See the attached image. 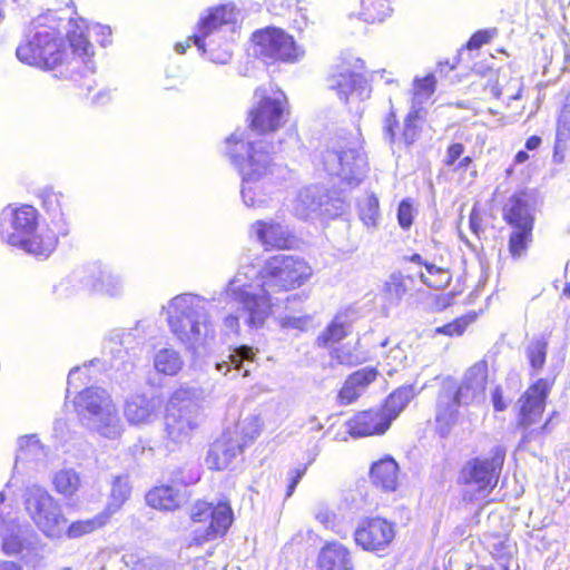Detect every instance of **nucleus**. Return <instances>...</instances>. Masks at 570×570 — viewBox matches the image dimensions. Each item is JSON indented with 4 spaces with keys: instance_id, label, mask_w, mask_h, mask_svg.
<instances>
[{
    "instance_id": "obj_47",
    "label": "nucleus",
    "mask_w": 570,
    "mask_h": 570,
    "mask_svg": "<svg viewBox=\"0 0 570 570\" xmlns=\"http://www.w3.org/2000/svg\"><path fill=\"white\" fill-rule=\"evenodd\" d=\"M358 217L367 228H375L380 220V205L375 195H366L358 200Z\"/></svg>"
},
{
    "instance_id": "obj_17",
    "label": "nucleus",
    "mask_w": 570,
    "mask_h": 570,
    "mask_svg": "<svg viewBox=\"0 0 570 570\" xmlns=\"http://www.w3.org/2000/svg\"><path fill=\"white\" fill-rule=\"evenodd\" d=\"M145 333L137 324L136 327L130 330H114L106 338L104 350L112 356L111 367L118 368V363L124 364V368H132L134 363L126 357L130 350L144 344Z\"/></svg>"
},
{
    "instance_id": "obj_51",
    "label": "nucleus",
    "mask_w": 570,
    "mask_h": 570,
    "mask_svg": "<svg viewBox=\"0 0 570 570\" xmlns=\"http://www.w3.org/2000/svg\"><path fill=\"white\" fill-rule=\"evenodd\" d=\"M570 140V115H560L557 119L554 155L557 157L560 151L567 149L568 141Z\"/></svg>"
},
{
    "instance_id": "obj_53",
    "label": "nucleus",
    "mask_w": 570,
    "mask_h": 570,
    "mask_svg": "<svg viewBox=\"0 0 570 570\" xmlns=\"http://www.w3.org/2000/svg\"><path fill=\"white\" fill-rule=\"evenodd\" d=\"M80 27L83 31V36L87 38L85 31H88L90 36H94L96 38V41H98L102 47L108 46L111 40V30L108 26H102L99 23L92 24V26H85V22L81 21V23L75 22L71 30H76L78 33L80 32Z\"/></svg>"
},
{
    "instance_id": "obj_29",
    "label": "nucleus",
    "mask_w": 570,
    "mask_h": 570,
    "mask_svg": "<svg viewBox=\"0 0 570 570\" xmlns=\"http://www.w3.org/2000/svg\"><path fill=\"white\" fill-rule=\"evenodd\" d=\"M377 371L373 367H363L352 373L340 390L338 400L341 404H351L356 401L375 381Z\"/></svg>"
},
{
    "instance_id": "obj_62",
    "label": "nucleus",
    "mask_w": 570,
    "mask_h": 570,
    "mask_svg": "<svg viewBox=\"0 0 570 570\" xmlns=\"http://www.w3.org/2000/svg\"><path fill=\"white\" fill-rule=\"evenodd\" d=\"M303 474H304V470H299V469H295L289 472L291 481L287 485L286 498H289L294 493L295 488L299 483Z\"/></svg>"
},
{
    "instance_id": "obj_46",
    "label": "nucleus",
    "mask_w": 570,
    "mask_h": 570,
    "mask_svg": "<svg viewBox=\"0 0 570 570\" xmlns=\"http://www.w3.org/2000/svg\"><path fill=\"white\" fill-rule=\"evenodd\" d=\"M52 483L58 493L70 498L80 488V476L72 469H62L55 473Z\"/></svg>"
},
{
    "instance_id": "obj_19",
    "label": "nucleus",
    "mask_w": 570,
    "mask_h": 570,
    "mask_svg": "<svg viewBox=\"0 0 570 570\" xmlns=\"http://www.w3.org/2000/svg\"><path fill=\"white\" fill-rule=\"evenodd\" d=\"M328 88L336 91L338 98L344 102L363 101L371 96V87L363 73L351 71L344 67L338 72L331 75Z\"/></svg>"
},
{
    "instance_id": "obj_56",
    "label": "nucleus",
    "mask_w": 570,
    "mask_h": 570,
    "mask_svg": "<svg viewBox=\"0 0 570 570\" xmlns=\"http://www.w3.org/2000/svg\"><path fill=\"white\" fill-rule=\"evenodd\" d=\"M397 222L403 229H409L413 223V207L409 199H403L397 208Z\"/></svg>"
},
{
    "instance_id": "obj_31",
    "label": "nucleus",
    "mask_w": 570,
    "mask_h": 570,
    "mask_svg": "<svg viewBox=\"0 0 570 570\" xmlns=\"http://www.w3.org/2000/svg\"><path fill=\"white\" fill-rule=\"evenodd\" d=\"M29 527L20 525L14 519L0 527L2 551L8 556L20 553L28 541Z\"/></svg>"
},
{
    "instance_id": "obj_44",
    "label": "nucleus",
    "mask_w": 570,
    "mask_h": 570,
    "mask_svg": "<svg viewBox=\"0 0 570 570\" xmlns=\"http://www.w3.org/2000/svg\"><path fill=\"white\" fill-rule=\"evenodd\" d=\"M533 228L512 229L509 236L508 249L513 259L525 257L533 240Z\"/></svg>"
},
{
    "instance_id": "obj_63",
    "label": "nucleus",
    "mask_w": 570,
    "mask_h": 570,
    "mask_svg": "<svg viewBox=\"0 0 570 570\" xmlns=\"http://www.w3.org/2000/svg\"><path fill=\"white\" fill-rule=\"evenodd\" d=\"M492 404L495 411L501 412L507 409V403L503 401V394L501 387H495L491 394Z\"/></svg>"
},
{
    "instance_id": "obj_34",
    "label": "nucleus",
    "mask_w": 570,
    "mask_h": 570,
    "mask_svg": "<svg viewBox=\"0 0 570 570\" xmlns=\"http://www.w3.org/2000/svg\"><path fill=\"white\" fill-rule=\"evenodd\" d=\"M184 364L180 352L170 346L157 350L153 356L154 370L161 375L175 376L183 370Z\"/></svg>"
},
{
    "instance_id": "obj_57",
    "label": "nucleus",
    "mask_w": 570,
    "mask_h": 570,
    "mask_svg": "<svg viewBox=\"0 0 570 570\" xmlns=\"http://www.w3.org/2000/svg\"><path fill=\"white\" fill-rule=\"evenodd\" d=\"M399 127V122L395 116L393 108L391 107L390 112L385 116L383 120V135L384 139L390 144H394L396 141L395 129Z\"/></svg>"
},
{
    "instance_id": "obj_12",
    "label": "nucleus",
    "mask_w": 570,
    "mask_h": 570,
    "mask_svg": "<svg viewBox=\"0 0 570 570\" xmlns=\"http://www.w3.org/2000/svg\"><path fill=\"white\" fill-rule=\"evenodd\" d=\"M238 12L234 4H220L207 10L202 16L196 31L191 36L193 43L203 53H208L210 60L217 63L229 61L232 53L228 46L222 52L215 53V37L223 32L225 27L234 26L237 21Z\"/></svg>"
},
{
    "instance_id": "obj_25",
    "label": "nucleus",
    "mask_w": 570,
    "mask_h": 570,
    "mask_svg": "<svg viewBox=\"0 0 570 570\" xmlns=\"http://www.w3.org/2000/svg\"><path fill=\"white\" fill-rule=\"evenodd\" d=\"M245 443L225 430L210 445L205 462L208 469L222 471L229 466L244 450Z\"/></svg>"
},
{
    "instance_id": "obj_1",
    "label": "nucleus",
    "mask_w": 570,
    "mask_h": 570,
    "mask_svg": "<svg viewBox=\"0 0 570 570\" xmlns=\"http://www.w3.org/2000/svg\"><path fill=\"white\" fill-rule=\"evenodd\" d=\"M78 28L79 33L71 29L67 32L72 48L69 57L60 20L52 12L40 14L30 22L24 41L16 50L17 58L23 63L51 70L56 78L71 80L89 94L96 85L92 78L94 47Z\"/></svg>"
},
{
    "instance_id": "obj_36",
    "label": "nucleus",
    "mask_w": 570,
    "mask_h": 570,
    "mask_svg": "<svg viewBox=\"0 0 570 570\" xmlns=\"http://www.w3.org/2000/svg\"><path fill=\"white\" fill-rule=\"evenodd\" d=\"M414 389L412 385H404L392 392L385 400L381 411L389 419L390 424L400 415L414 397Z\"/></svg>"
},
{
    "instance_id": "obj_58",
    "label": "nucleus",
    "mask_w": 570,
    "mask_h": 570,
    "mask_svg": "<svg viewBox=\"0 0 570 570\" xmlns=\"http://www.w3.org/2000/svg\"><path fill=\"white\" fill-rule=\"evenodd\" d=\"M468 324L469 321L464 317H461L449 324L438 327L436 332L449 336H459L465 331Z\"/></svg>"
},
{
    "instance_id": "obj_22",
    "label": "nucleus",
    "mask_w": 570,
    "mask_h": 570,
    "mask_svg": "<svg viewBox=\"0 0 570 570\" xmlns=\"http://www.w3.org/2000/svg\"><path fill=\"white\" fill-rule=\"evenodd\" d=\"M503 219L512 229L533 228L535 197L529 191L513 194L503 207Z\"/></svg>"
},
{
    "instance_id": "obj_27",
    "label": "nucleus",
    "mask_w": 570,
    "mask_h": 570,
    "mask_svg": "<svg viewBox=\"0 0 570 570\" xmlns=\"http://www.w3.org/2000/svg\"><path fill=\"white\" fill-rule=\"evenodd\" d=\"M464 406L456 401L453 389L444 386L438 396L436 424L441 434H446L459 419V407Z\"/></svg>"
},
{
    "instance_id": "obj_24",
    "label": "nucleus",
    "mask_w": 570,
    "mask_h": 570,
    "mask_svg": "<svg viewBox=\"0 0 570 570\" xmlns=\"http://www.w3.org/2000/svg\"><path fill=\"white\" fill-rule=\"evenodd\" d=\"M249 232L266 250L289 248L293 242L288 226L274 219L256 220Z\"/></svg>"
},
{
    "instance_id": "obj_7",
    "label": "nucleus",
    "mask_w": 570,
    "mask_h": 570,
    "mask_svg": "<svg viewBox=\"0 0 570 570\" xmlns=\"http://www.w3.org/2000/svg\"><path fill=\"white\" fill-rule=\"evenodd\" d=\"M75 407L83 423L107 439H117L124 426L110 394L101 387L90 386L75 399Z\"/></svg>"
},
{
    "instance_id": "obj_33",
    "label": "nucleus",
    "mask_w": 570,
    "mask_h": 570,
    "mask_svg": "<svg viewBox=\"0 0 570 570\" xmlns=\"http://www.w3.org/2000/svg\"><path fill=\"white\" fill-rule=\"evenodd\" d=\"M353 323L352 313L347 309L338 312L327 327L318 335V346H326L343 340L351 331Z\"/></svg>"
},
{
    "instance_id": "obj_64",
    "label": "nucleus",
    "mask_w": 570,
    "mask_h": 570,
    "mask_svg": "<svg viewBox=\"0 0 570 570\" xmlns=\"http://www.w3.org/2000/svg\"><path fill=\"white\" fill-rule=\"evenodd\" d=\"M481 216L480 214L478 213V210L475 208H473L470 213V217H469V223H470V228L471 230L475 234V235H480L481 232H483L482 227H481Z\"/></svg>"
},
{
    "instance_id": "obj_54",
    "label": "nucleus",
    "mask_w": 570,
    "mask_h": 570,
    "mask_svg": "<svg viewBox=\"0 0 570 570\" xmlns=\"http://www.w3.org/2000/svg\"><path fill=\"white\" fill-rule=\"evenodd\" d=\"M333 358H335L340 364L344 365H356L366 361V356L363 354H358L353 352L347 346H342L336 348L333 354Z\"/></svg>"
},
{
    "instance_id": "obj_41",
    "label": "nucleus",
    "mask_w": 570,
    "mask_h": 570,
    "mask_svg": "<svg viewBox=\"0 0 570 570\" xmlns=\"http://www.w3.org/2000/svg\"><path fill=\"white\" fill-rule=\"evenodd\" d=\"M47 453L39 439L35 435H24L18 440V451L16 455V464L19 461H40L46 458Z\"/></svg>"
},
{
    "instance_id": "obj_35",
    "label": "nucleus",
    "mask_w": 570,
    "mask_h": 570,
    "mask_svg": "<svg viewBox=\"0 0 570 570\" xmlns=\"http://www.w3.org/2000/svg\"><path fill=\"white\" fill-rule=\"evenodd\" d=\"M483 543L503 570H509V562L515 551L514 543L507 535L500 533L485 534Z\"/></svg>"
},
{
    "instance_id": "obj_6",
    "label": "nucleus",
    "mask_w": 570,
    "mask_h": 570,
    "mask_svg": "<svg viewBox=\"0 0 570 570\" xmlns=\"http://www.w3.org/2000/svg\"><path fill=\"white\" fill-rule=\"evenodd\" d=\"M553 384V377H540L518 399L517 430L521 432L520 449L525 448L533 441H542L551 433L556 412L543 423H541V420Z\"/></svg>"
},
{
    "instance_id": "obj_2",
    "label": "nucleus",
    "mask_w": 570,
    "mask_h": 570,
    "mask_svg": "<svg viewBox=\"0 0 570 570\" xmlns=\"http://www.w3.org/2000/svg\"><path fill=\"white\" fill-rule=\"evenodd\" d=\"M312 274L305 259L278 254L269 257L257 272L253 266L242 267L228 282L224 294L242 305L239 312L249 328H259L278 303L273 294L301 287Z\"/></svg>"
},
{
    "instance_id": "obj_37",
    "label": "nucleus",
    "mask_w": 570,
    "mask_h": 570,
    "mask_svg": "<svg viewBox=\"0 0 570 570\" xmlns=\"http://www.w3.org/2000/svg\"><path fill=\"white\" fill-rule=\"evenodd\" d=\"M254 361L255 353L253 348L247 345H240L230 352L228 361L216 363V370L226 375L230 367H234L235 370L244 368V376H247Z\"/></svg>"
},
{
    "instance_id": "obj_11",
    "label": "nucleus",
    "mask_w": 570,
    "mask_h": 570,
    "mask_svg": "<svg viewBox=\"0 0 570 570\" xmlns=\"http://www.w3.org/2000/svg\"><path fill=\"white\" fill-rule=\"evenodd\" d=\"M56 291L66 296L87 291L116 297L124 293V279L109 266L92 263L75 271L56 287Z\"/></svg>"
},
{
    "instance_id": "obj_23",
    "label": "nucleus",
    "mask_w": 570,
    "mask_h": 570,
    "mask_svg": "<svg viewBox=\"0 0 570 570\" xmlns=\"http://www.w3.org/2000/svg\"><path fill=\"white\" fill-rule=\"evenodd\" d=\"M487 379L485 363H476L468 370L460 386H446L453 389V394L459 403L468 406L480 403L484 399Z\"/></svg>"
},
{
    "instance_id": "obj_20",
    "label": "nucleus",
    "mask_w": 570,
    "mask_h": 570,
    "mask_svg": "<svg viewBox=\"0 0 570 570\" xmlns=\"http://www.w3.org/2000/svg\"><path fill=\"white\" fill-rule=\"evenodd\" d=\"M41 205L47 213L51 230L56 236H67L70 232V208L68 197L52 187L39 191Z\"/></svg>"
},
{
    "instance_id": "obj_48",
    "label": "nucleus",
    "mask_w": 570,
    "mask_h": 570,
    "mask_svg": "<svg viewBox=\"0 0 570 570\" xmlns=\"http://www.w3.org/2000/svg\"><path fill=\"white\" fill-rule=\"evenodd\" d=\"M426 273L421 272L419 277L422 283L434 289H442L451 282V274L448 269L431 263H424Z\"/></svg>"
},
{
    "instance_id": "obj_59",
    "label": "nucleus",
    "mask_w": 570,
    "mask_h": 570,
    "mask_svg": "<svg viewBox=\"0 0 570 570\" xmlns=\"http://www.w3.org/2000/svg\"><path fill=\"white\" fill-rule=\"evenodd\" d=\"M497 30H479L476 31L468 41V48L470 50L479 49L483 45L490 42V40L495 36Z\"/></svg>"
},
{
    "instance_id": "obj_61",
    "label": "nucleus",
    "mask_w": 570,
    "mask_h": 570,
    "mask_svg": "<svg viewBox=\"0 0 570 570\" xmlns=\"http://www.w3.org/2000/svg\"><path fill=\"white\" fill-rule=\"evenodd\" d=\"M464 146L460 142L452 144L446 151V165H453L463 154Z\"/></svg>"
},
{
    "instance_id": "obj_39",
    "label": "nucleus",
    "mask_w": 570,
    "mask_h": 570,
    "mask_svg": "<svg viewBox=\"0 0 570 570\" xmlns=\"http://www.w3.org/2000/svg\"><path fill=\"white\" fill-rule=\"evenodd\" d=\"M148 505L159 510H174L180 503L178 492L168 485L156 487L146 494Z\"/></svg>"
},
{
    "instance_id": "obj_45",
    "label": "nucleus",
    "mask_w": 570,
    "mask_h": 570,
    "mask_svg": "<svg viewBox=\"0 0 570 570\" xmlns=\"http://www.w3.org/2000/svg\"><path fill=\"white\" fill-rule=\"evenodd\" d=\"M130 492L128 478L125 475L116 476L111 484L110 502L104 512H108L110 518L128 500Z\"/></svg>"
},
{
    "instance_id": "obj_3",
    "label": "nucleus",
    "mask_w": 570,
    "mask_h": 570,
    "mask_svg": "<svg viewBox=\"0 0 570 570\" xmlns=\"http://www.w3.org/2000/svg\"><path fill=\"white\" fill-rule=\"evenodd\" d=\"M210 301L194 293H183L163 307L170 333L194 354L206 351L216 338L209 313Z\"/></svg>"
},
{
    "instance_id": "obj_43",
    "label": "nucleus",
    "mask_w": 570,
    "mask_h": 570,
    "mask_svg": "<svg viewBox=\"0 0 570 570\" xmlns=\"http://www.w3.org/2000/svg\"><path fill=\"white\" fill-rule=\"evenodd\" d=\"M236 439L244 441L245 446L253 442L261 433L262 423L258 416L248 415L234 428L226 429Z\"/></svg>"
},
{
    "instance_id": "obj_30",
    "label": "nucleus",
    "mask_w": 570,
    "mask_h": 570,
    "mask_svg": "<svg viewBox=\"0 0 570 570\" xmlns=\"http://www.w3.org/2000/svg\"><path fill=\"white\" fill-rule=\"evenodd\" d=\"M317 568L318 570H352L350 551L338 542L325 544L318 553Z\"/></svg>"
},
{
    "instance_id": "obj_21",
    "label": "nucleus",
    "mask_w": 570,
    "mask_h": 570,
    "mask_svg": "<svg viewBox=\"0 0 570 570\" xmlns=\"http://www.w3.org/2000/svg\"><path fill=\"white\" fill-rule=\"evenodd\" d=\"M163 406L161 395L134 394L125 402L124 415L131 425H147L159 417Z\"/></svg>"
},
{
    "instance_id": "obj_16",
    "label": "nucleus",
    "mask_w": 570,
    "mask_h": 570,
    "mask_svg": "<svg viewBox=\"0 0 570 570\" xmlns=\"http://www.w3.org/2000/svg\"><path fill=\"white\" fill-rule=\"evenodd\" d=\"M254 42L256 55L266 63L275 61L294 63L304 55V50L295 43L293 37L277 28L256 31Z\"/></svg>"
},
{
    "instance_id": "obj_32",
    "label": "nucleus",
    "mask_w": 570,
    "mask_h": 570,
    "mask_svg": "<svg viewBox=\"0 0 570 570\" xmlns=\"http://www.w3.org/2000/svg\"><path fill=\"white\" fill-rule=\"evenodd\" d=\"M372 482L386 492L395 491L397 487L399 465L393 458H384L371 468Z\"/></svg>"
},
{
    "instance_id": "obj_9",
    "label": "nucleus",
    "mask_w": 570,
    "mask_h": 570,
    "mask_svg": "<svg viewBox=\"0 0 570 570\" xmlns=\"http://www.w3.org/2000/svg\"><path fill=\"white\" fill-rule=\"evenodd\" d=\"M324 170L337 177L347 187L357 186L366 173V159L355 144L345 138L334 139L321 154Z\"/></svg>"
},
{
    "instance_id": "obj_49",
    "label": "nucleus",
    "mask_w": 570,
    "mask_h": 570,
    "mask_svg": "<svg viewBox=\"0 0 570 570\" xmlns=\"http://www.w3.org/2000/svg\"><path fill=\"white\" fill-rule=\"evenodd\" d=\"M435 90V78L433 75H428L422 79H415L413 86L412 109H421L423 111V104H425Z\"/></svg>"
},
{
    "instance_id": "obj_42",
    "label": "nucleus",
    "mask_w": 570,
    "mask_h": 570,
    "mask_svg": "<svg viewBox=\"0 0 570 570\" xmlns=\"http://www.w3.org/2000/svg\"><path fill=\"white\" fill-rule=\"evenodd\" d=\"M391 11L390 0H361L360 17L365 22H381Z\"/></svg>"
},
{
    "instance_id": "obj_28",
    "label": "nucleus",
    "mask_w": 570,
    "mask_h": 570,
    "mask_svg": "<svg viewBox=\"0 0 570 570\" xmlns=\"http://www.w3.org/2000/svg\"><path fill=\"white\" fill-rule=\"evenodd\" d=\"M327 202L324 189L317 185L303 188L294 200V214L302 218L308 219L318 215L323 205Z\"/></svg>"
},
{
    "instance_id": "obj_52",
    "label": "nucleus",
    "mask_w": 570,
    "mask_h": 570,
    "mask_svg": "<svg viewBox=\"0 0 570 570\" xmlns=\"http://www.w3.org/2000/svg\"><path fill=\"white\" fill-rule=\"evenodd\" d=\"M422 118L421 109H412L404 119V127L400 140L405 145H412L419 137V127L416 121Z\"/></svg>"
},
{
    "instance_id": "obj_4",
    "label": "nucleus",
    "mask_w": 570,
    "mask_h": 570,
    "mask_svg": "<svg viewBox=\"0 0 570 570\" xmlns=\"http://www.w3.org/2000/svg\"><path fill=\"white\" fill-rule=\"evenodd\" d=\"M227 155L242 176L240 195L246 207H265L268 203L266 180L272 173L273 160L264 140L246 141L232 134L226 139Z\"/></svg>"
},
{
    "instance_id": "obj_18",
    "label": "nucleus",
    "mask_w": 570,
    "mask_h": 570,
    "mask_svg": "<svg viewBox=\"0 0 570 570\" xmlns=\"http://www.w3.org/2000/svg\"><path fill=\"white\" fill-rule=\"evenodd\" d=\"M392 523L382 518H367L360 522L354 539L366 551L384 550L394 539Z\"/></svg>"
},
{
    "instance_id": "obj_15",
    "label": "nucleus",
    "mask_w": 570,
    "mask_h": 570,
    "mask_svg": "<svg viewBox=\"0 0 570 570\" xmlns=\"http://www.w3.org/2000/svg\"><path fill=\"white\" fill-rule=\"evenodd\" d=\"M505 452L503 446L497 445L490 450L489 456L468 461L461 471V480L474 485L480 497H487L498 484Z\"/></svg>"
},
{
    "instance_id": "obj_60",
    "label": "nucleus",
    "mask_w": 570,
    "mask_h": 570,
    "mask_svg": "<svg viewBox=\"0 0 570 570\" xmlns=\"http://www.w3.org/2000/svg\"><path fill=\"white\" fill-rule=\"evenodd\" d=\"M239 318L237 314H228L224 317L222 323V334L225 336L236 335L239 332Z\"/></svg>"
},
{
    "instance_id": "obj_26",
    "label": "nucleus",
    "mask_w": 570,
    "mask_h": 570,
    "mask_svg": "<svg viewBox=\"0 0 570 570\" xmlns=\"http://www.w3.org/2000/svg\"><path fill=\"white\" fill-rule=\"evenodd\" d=\"M347 431L353 438L384 434L391 426L381 409L361 411L346 422Z\"/></svg>"
},
{
    "instance_id": "obj_5",
    "label": "nucleus",
    "mask_w": 570,
    "mask_h": 570,
    "mask_svg": "<svg viewBox=\"0 0 570 570\" xmlns=\"http://www.w3.org/2000/svg\"><path fill=\"white\" fill-rule=\"evenodd\" d=\"M38 212L35 207L7 206L0 213V240L36 257L47 258L55 250L58 238L52 230L38 232Z\"/></svg>"
},
{
    "instance_id": "obj_38",
    "label": "nucleus",
    "mask_w": 570,
    "mask_h": 570,
    "mask_svg": "<svg viewBox=\"0 0 570 570\" xmlns=\"http://www.w3.org/2000/svg\"><path fill=\"white\" fill-rule=\"evenodd\" d=\"M548 340L543 335L534 336L530 340L525 346V357L530 365V375H537L546 364V357L548 352Z\"/></svg>"
},
{
    "instance_id": "obj_10",
    "label": "nucleus",
    "mask_w": 570,
    "mask_h": 570,
    "mask_svg": "<svg viewBox=\"0 0 570 570\" xmlns=\"http://www.w3.org/2000/svg\"><path fill=\"white\" fill-rule=\"evenodd\" d=\"M255 98L257 99V105L249 112L250 120V131H235L234 134H238L245 141L247 139L255 141L252 138V134L257 132L259 135L275 131L283 124L284 112L286 108V96L283 91L278 89H269L265 87H259L255 90ZM266 142V149L271 151V156L277 151L275 146L269 144L265 138H261ZM256 141H259L257 139Z\"/></svg>"
},
{
    "instance_id": "obj_55",
    "label": "nucleus",
    "mask_w": 570,
    "mask_h": 570,
    "mask_svg": "<svg viewBox=\"0 0 570 570\" xmlns=\"http://www.w3.org/2000/svg\"><path fill=\"white\" fill-rule=\"evenodd\" d=\"M131 570H169V566L155 557H146L134 562Z\"/></svg>"
},
{
    "instance_id": "obj_50",
    "label": "nucleus",
    "mask_w": 570,
    "mask_h": 570,
    "mask_svg": "<svg viewBox=\"0 0 570 570\" xmlns=\"http://www.w3.org/2000/svg\"><path fill=\"white\" fill-rule=\"evenodd\" d=\"M409 282H411V279L404 277L400 273L392 274L385 284V291L389 295V298L394 303L401 302V299L409 291Z\"/></svg>"
},
{
    "instance_id": "obj_40",
    "label": "nucleus",
    "mask_w": 570,
    "mask_h": 570,
    "mask_svg": "<svg viewBox=\"0 0 570 570\" xmlns=\"http://www.w3.org/2000/svg\"><path fill=\"white\" fill-rule=\"evenodd\" d=\"M109 519V513L102 511L92 518L71 522L65 533L69 539H78L101 529Z\"/></svg>"
},
{
    "instance_id": "obj_8",
    "label": "nucleus",
    "mask_w": 570,
    "mask_h": 570,
    "mask_svg": "<svg viewBox=\"0 0 570 570\" xmlns=\"http://www.w3.org/2000/svg\"><path fill=\"white\" fill-rule=\"evenodd\" d=\"M199 391L180 386L170 395L165 415V432L171 442L181 444L190 440L200 423V407L197 404Z\"/></svg>"
},
{
    "instance_id": "obj_13",
    "label": "nucleus",
    "mask_w": 570,
    "mask_h": 570,
    "mask_svg": "<svg viewBox=\"0 0 570 570\" xmlns=\"http://www.w3.org/2000/svg\"><path fill=\"white\" fill-rule=\"evenodd\" d=\"M193 529L190 544L200 546L225 535L233 523L234 514L228 501H198L190 511Z\"/></svg>"
},
{
    "instance_id": "obj_14",
    "label": "nucleus",
    "mask_w": 570,
    "mask_h": 570,
    "mask_svg": "<svg viewBox=\"0 0 570 570\" xmlns=\"http://www.w3.org/2000/svg\"><path fill=\"white\" fill-rule=\"evenodd\" d=\"M26 510L36 525L49 538H60L67 522L60 504L49 492L33 485L26 493Z\"/></svg>"
}]
</instances>
